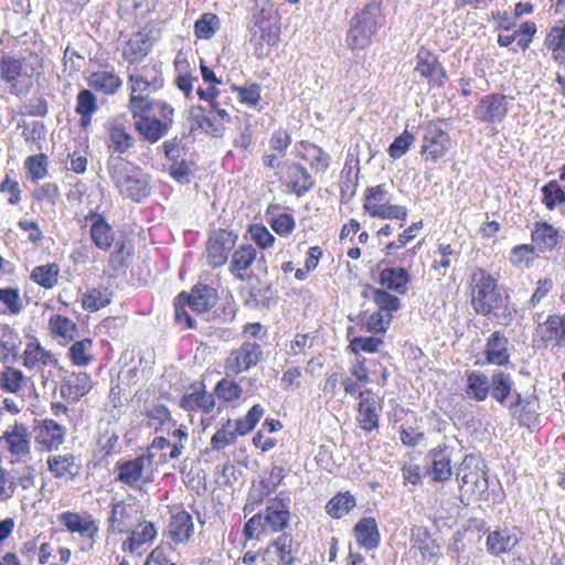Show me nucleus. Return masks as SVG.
Masks as SVG:
<instances>
[{
  "label": "nucleus",
  "mask_w": 565,
  "mask_h": 565,
  "mask_svg": "<svg viewBox=\"0 0 565 565\" xmlns=\"http://www.w3.org/2000/svg\"><path fill=\"white\" fill-rule=\"evenodd\" d=\"M130 98L129 109L131 114L151 111L153 100L150 95L163 86L161 66L158 63H149L136 70L129 76Z\"/></svg>",
  "instance_id": "1"
},
{
  "label": "nucleus",
  "mask_w": 565,
  "mask_h": 565,
  "mask_svg": "<svg viewBox=\"0 0 565 565\" xmlns=\"http://www.w3.org/2000/svg\"><path fill=\"white\" fill-rule=\"evenodd\" d=\"M109 175L121 195L140 202L149 194L146 175L132 163L121 157H109L107 161Z\"/></svg>",
  "instance_id": "2"
},
{
  "label": "nucleus",
  "mask_w": 565,
  "mask_h": 565,
  "mask_svg": "<svg viewBox=\"0 0 565 565\" xmlns=\"http://www.w3.org/2000/svg\"><path fill=\"white\" fill-rule=\"evenodd\" d=\"M384 23V15L381 4L369 3L362 11L356 13L350 22L348 44L352 49H364L371 42L372 36Z\"/></svg>",
  "instance_id": "3"
},
{
  "label": "nucleus",
  "mask_w": 565,
  "mask_h": 565,
  "mask_svg": "<svg viewBox=\"0 0 565 565\" xmlns=\"http://www.w3.org/2000/svg\"><path fill=\"white\" fill-rule=\"evenodd\" d=\"M471 306L478 315L489 316L502 305V296L495 279L483 269L471 276Z\"/></svg>",
  "instance_id": "4"
},
{
  "label": "nucleus",
  "mask_w": 565,
  "mask_h": 565,
  "mask_svg": "<svg viewBox=\"0 0 565 565\" xmlns=\"http://www.w3.org/2000/svg\"><path fill=\"white\" fill-rule=\"evenodd\" d=\"M152 462L153 456L151 454H142L134 459L117 461L115 467L118 472L116 481L127 484L132 489L151 482Z\"/></svg>",
  "instance_id": "5"
},
{
  "label": "nucleus",
  "mask_w": 565,
  "mask_h": 565,
  "mask_svg": "<svg viewBox=\"0 0 565 565\" xmlns=\"http://www.w3.org/2000/svg\"><path fill=\"white\" fill-rule=\"evenodd\" d=\"M263 359V349L256 342L245 341L233 349L225 360L226 374H239L256 366Z\"/></svg>",
  "instance_id": "6"
},
{
  "label": "nucleus",
  "mask_w": 565,
  "mask_h": 565,
  "mask_svg": "<svg viewBox=\"0 0 565 565\" xmlns=\"http://www.w3.org/2000/svg\"><path fill=\"white\" fill-rule=\"evenodd\" d=\"M237 234L226 230H215L206 242V262L212 267H221L228 260L237 242Z\"/></svg>",
  "instance_id": "7"
},
{
  "label": "nucleus",
  "mask_w": 565,
  "mask_h": 565,
  "mask_svg": "<svg viewBox=\"0 0 565 565\" xmlns=\"http://www.w3.org/2000/svg\"><path fill=\"white\" fill-rule=\"evenodd\" d=\"M284 492L267 501L263 515L268 533L282 532L290 520L289 500L282 498Z\"/></svg>",
  "instance_id": "8"
},
{
  "label": "nucleus",
  "mask_w": 565,
  "mask_h": 565,
  "mask_svg": "<svg viewBox=\"0 0 565 565\" xmlns=\"http://www.w3.org/2000/svg\"><path fill=\"white\" fill-rule=\"evenodd\" d=\"M450 146V138L443 128L435 122H430L423 138L422 152L426 159L436 162L443 158Z\"/></svg>",
  "instance_id": "9"
},
{
  "label": "nucleus",
  "mask_w": 565,
  "mask_h": 565,
  "mask_svg": "<svg viewBox=\"0 0 565 565\" xmlns=\"http://www.w3.org/2000/svg\"><path fill=\"white\" fill-rule=\"evenodd\" d=\"M508 113V98L500 94H490L480 99L475 107V117L484 122H500Z\"/></svg>",
  "instance_id": "10"
},
{
  "label": "nucleus",
  "mask_w": 565,
  "mask_h": 565,
  "mask_svg": "<svg viewBox=\"0 0 565 565\" xmlns=\"http://www.w3.org/2000/svg\"><path fill=\"white\" fill-rule=\"evenodd\" d=\"M4 443L9 452L18 461H24L30 455L31 437L28 428L22 424H15L0 437V444Z\"/></svg>",
  "instance_id": "11"
},
{
  "label": "nucleus",
  "mask_w": 565,
  "mask_h": 565,
  "mask_svg": "<svg viewBox=\"0 0 565 565\" xmlns=\"http://www.w3.org/2000/svg\"><path fill=\"white\" fill-rule=\"evenodd\" d=\"M149 113L131 114L135 119L134 127L145 140L156 143L168 134L170 128L167 127V122H161L159 118L150 116Z\"/></svg>",
  "instance_id": "12"
},
{
  "label": "nucleus",
  "mask_w": 565,
  "mask_h": 565,
  "mask_svg": "<svg viewBox=\"0 0 565 565\" xmlns=\"http://www.w3.org/2000/svg\"><path fill=\"white\" fill-rule=\"evenodd\" d=\"M521 541L514 529L503 527L491 531L487 535V551L493 556L510 553Z\"/></svg>",
  "instance_id": "13"
},
{
  "label": "nucleus",
  "mask_w": 565,
  "mask_h": 565,
  "mask_svg": "<svg viewBox=\"0 0 565 565\" xmlns=\"http://www.w3.org/2000/svg\"><path fill=\"white\" fill-rule=\"evenodd\" d=\"M427 475L435 482H444L452 475L451 458L446 448H434L426 455Z\"/></svg>",
  "instance_id": "14"
},
{
  "label": "nucleus",
  "mask_w": 565,
  "mask_h": 565,
  "mask_svg": "<svg viewBox=\"0 0 565 565\" xmlns=\"http://www.w3.org/2000/svg\"><path fill=\"white\" fill-rule=\"evenodd\" d=\"M90 222L89 234L93 243L99 249L107 250L114 242V232L106 218L96 212L85 216V223Z\"/></svg>",
  "instance_id": "15"
},
{
  "label": "nucleus",
  "mask_w": 565,
  "mask_h": 565,
  "mask_svg": "<svg viewBox=\"0 0 565 565\" xmlns=\"http://www.w3.org/2000/svg\"><path fill=\"white\" fill-rule=\"evenodd\" d=\"M415 72L428 79L433 85L444 84L445 72L437 57L430 52L422 50L416 56Z\"/></svg>",
  "instance_id": "16"
},
{
  "label": "nucleus",
  "mask_w": 565,
  "mask_h": 565,
  "mask_svg": "<svg viewBox=\"0 0 565 565\" xmlns=\"http://www.w3.org/2000/svg\"><path fill=\"white\" fill-rule=\"evenodd\" d=\"M93 387L90 376L86 372L72 373L65 376L61 384V394L64 398L77 402Z\"/></svg>",
  "instance_id": "17"
},
{
  "label": "nucleus",
  "mask_w": 565,
  "mask_h": 565,
  "mask_svg": "<svg viewBox=\"0 0 565 565\" xmlns=\"http://www.w3.org/2000/svg\"><path fill=\"white\" fill-rule=\"evenodd\" d=\"M55 358L53 352L44 349L35 339L26 344L22 353L23 366L28 370L53 366Z\"/></svg>",
  "instance_id": "18"
},
{
  "label": "nucleus",
  "mask_w": 565,
  "mask_h": 565,
  "mask_svg": "<svg viewBox=\"0 0 565 565\" xmlns=\"http://www.w3.org/2000/svg\"><path fill=\"white\" fill-rule=\"evenodd\" d=\"M137 510L135 505L119 501L113 504L109 518V527L113 532L122 534L129 532L137 521Z\"/></svg>",
  "instance_id": "19"
},
{
  "label": "nucleus",
  "mask_w": 565,
  "mask_h": 565,
  "mask_svg": "<svg viewBox=\"0 0 565 565\" xmlns=\"http://www.w3.org/2000/svg\"><path fill=\"white\" fill-rule=\"evenodd\" d=\"M47 467L55 478L65 480H73L81 471V463L72 454L50 456Z\"/></svg>",
  "instance_id": "20"
},
{
  "label": "nucleus",
  "mask_w": 565,
  "mask_h": 565,
  "mask_svg": "<svg viewBox=\"0 0 565 565\" xmlns=\"http://www.w3.org/2000/svg\"><path fill=\"white\" fill-rule=\"evenodd\" d=\"M379 409L376 399L371 392L360 393L358 422L363 430L371 431L379 427Z\"/></svg>",
  "instance_id": "21"
},
{
  "label": "nucleus",
  "mask_w": 565,
  "mask_h": 565,
  "mask_svg": "<svg viewBox=\"0 0 565 565\" xmlns=\"http://www.w3.org/2000/svg\"><path fill=\"white\" fill-rule=\"evenodd\" d=\"M194 525L192 516L184 510L177 511L169 522V534L174 543H186L192 536Z\"/></svg>",
  "instance_id": "22"
},
{
  "label": "nucleus",
  "mask_w": 565,
  "mask_h": 565,
  "mask_svg": "<svg viewBox=\"0 0 565 565\" xmlns=\"http://www.w3.org/2000/svg\"><path fill=\"white\" fill-rule=\"evenodd\" d=\"M531 238L535 250L550 252L558 244V230L547 222L536 223Z\"/></svg>",
  "instance_id": "23"
},
{
  "label": "nucleus",
  "mask_w": 565,
  "mask_h": 565,
  "mask_svg": "<svg viewBox=\"0 0 565 565\" xmlns=\"http://www.w3.org/2000/svg\"><path fill=\"white\" fill-rule=\"evenodd\" d=\"M257 256L256 249L249 245H241L236 250L233 252L230 262V273L238 280H244V271L247 270Z\"/></svg>",
  "instance_id": "24"
},
{
  "label": "nucleus",
  "mask_w": 565,
  "mask_h": 565,
  "mask_svg": "<svg viewBox=\"0 0 565 565\" xmlns=\"http://www.w3.org/2000/svg\"><path fill=\"white\" fill-rule=\"evenodd\" d=\"M356 542L367 548L374 550L380 544V532L374 518H363L354 526Z\"/></svg>",
  "instance_id": "25"
},
{
  "label": "nucleus",
  "mask_w": 565,
  "mask_h": 565,
  "mask_svg": "<svg viewBox=\"0 0 565 565\" xmlns=\"http://www.w3.org/2000/svg\"><path fill=\"white\" fill-rule=\"evenodd\" d=\"M484 353L488 363L505 365L510 359L507 338L498 331L493 332L487 341Z\"/></svg>",
  "instance_id": "26"
},
{
  "label": "nucleus",
  "mask_w": 565,
  "mask_h": 565,
  "mask_svg": "<svg viewBox=\"0 0 565 565\" xmlns=\"http://www.w3.org/2000/svg\"><path fill=\"white\" fill-rule=\"evenodd\" d=\"M540 338L545 342L555 341L556 344L565 343V315H553L537 328Z\"/></svg>",
  "instance_id": "27"
},
{
  "label": "nucleus",
  "mask_w": 565,
  "mask_h": 565,
  "mask_svg": "<svg viewBox=\"0 0 565 565\" xmlns=\"http://www.w3.org/2000/svg\"><path fill=\"white\" fill-rule=\"evenodd\" d=\"M188 306L199 313L207 311L216 303L215 290L209 286H196L190 294H185Z\"/></svg>",
  "instance_id": "28"
},
{
  "label": "nucleus",
  "mask_w": 565,
  "mask_h": 565,
  "mask_svg": "<svg viewBox=\"0 0 565 565\" xmlns=\"http://www.w3.org/2000/svg\"><path fill=\"white\" fill-rule=\"evenodd\" d=\"M23 61L9 53L0 55V77L10 85V92L15 93L18 78L22 74Z\"/></svg>",
  "instance_id": "29"
},
{
  "label": "nucleus",
  "mask_w": 565,
  "mask_h": 565,
  "mask_svg": "<svg viewBox=\"0 0 565 565\" xmlns=\"http://www.w3.org/2000/svg\"><path fill=\"white\" fill-rule=\"evenodd\" d=\"M65 436V429L53 419H44L39 426L38 440L47 449L58 448Z\"/></svg>",
  "instance_id": "30"
},
{
  "label": "nucleus",
  "mask_w": 565,
  "mask_h": 565,
  "mask_svg": "<svg viewBox=\"0 0 565 565\" xmlns=\"http://www.w3.org/2000/svg\"><path fill=\"white\" fill-rule=\"evenodd\" d=\"M26 376L22 371L6 366L0 371V390L7 393L22 396L26 387Z\"/></svg>",
  "instance_id": "31"
},
{
  "label": "nucleus",
  "mask_w": 565,
  "mask_h": 565,
  "mask_svg": "<svg viewBox=\"0 0 565 565\" xmlns=\"http://www.w3.org/2000/svg\"><path fill=\"white\" fill-rule=\"evenodd\" d=\"M88 85L105 95H114L122 85L121 78L110 71H97L87 78Z\"/></svg>",
  "instance_id": "32"
},
{
  "label": "nucleus",
  "mask_w": 565,
  "mask_h": 565,
  "mask_svg": "<svg viewBox=\"0 0 565 565\" xmlns=\"http://www.w3.org/2000/svg\"><path fill=\"white\" fill-rule=\"evenodd\" d=\"M544 45L552 52V58L558 64H565V23L554 25L547 32Z\"/></svg>",
  "instance_id": "33"
},
{
  "label": "nucleus",
  "mask_w": 565,
  "mask_h": 565,
  "mask_svg": "<svg viewBox=\"0 0 565 565\" xmlns=\"http://www.w3.org/2000/svg\"><path fill=\"white\" fill-rule=\"evenodd\" d=\"M180 406L188 412L201 409L203 413L209 414L215 407V398L206 391L200 390L190 394H185L180 399Z\"/></svg>",
  "instance_id": "34"
},
{
  "label": "nucleus",
  "mask_w": 565,
  "mask_h": 565,
  "mask_svg": "<svg viewBox=\"0 0 565 565\" xmlns=\"http://www.w3.org/2000/svg\"><path fill=\"white\" fill-rule=\"evenodd\" d=\"M151 50V42L143 33H136L124 47L122 55L130 64L141 61Z\"/></svg>",
  "instance_id": "35"
},
{
  "label": "nucleus",
  "mask_w": 565,
  "mask_h": 565,
  "mask_svg": "<svg viewBox=\"0 0 565 565\" xmlns=\"http://www.w3.org/2000/svg\"><path fill=\"white\" fill-rule=\"evenodd\" d=\"M109 148L118 153H127L135 147L134 136L122 125L114 124L107 128Z\"/></svg>",
  "instance_id": "36"
},
{
  "label": "nucleus",
  "mask_w": 565,
  "mask_h": 565,
  "mask_svg": "<svg viewBox=\"0 0 565 565\" xmlns=\"http://www.w3.org/2000/svg\"><path fill=\"white\" fill-rule=\"evenodd\" d=\"M409 275L404 268H385L380 274V284L401 295L406 292Z\"/></svg>",
  "instance_id": "37"
},
{
  "label": "nucleus",
  "mask_w": 565,
  "mask_h": 565,
  "mask_svg": "<svg viewBox=\"0 0 565 565\" xmlns=\"http://www.w3.org/2000/svg\"><path fill=\"white\" fill-rule=\"evenodd\" d=\"M60 521L71 532H77L88 539H93L98 531L94 521H84L77 513L64 512Z\"/></svg>",
  "instance_id": "38"
},
{
  "label": "nucleus",
  "mask_w": 565,
  "mask_h": 565,
  "mask_svg": "<svg viewBox=\"0 0 565 565\" xmlns=\"http://www.w3.org/2000/svg\"><path fill=\"white\" fill-rule=\"evenodd\" d=\"M355 504V499L349 491L339 492L328 501L326 512L333 519H341L347 515Z\"/></svg>",
  "instance_id": "39"
},
{
  "label": "nucleus",
  "mask_w": 565,
  "mask_h": 565,
  "mask_svg": "<svg viewBox=\"0 0 565 565\" xmlns=\"http://www.w3.org/2000/svg\"><path fill=\"white\" fill-rule=\"evenodd\" d=\"M156 535L157 530L153 523L145 521L140 523V530L130 531V536L124 542L122 547L135 553L142 544L152 541Z\"/></svg>",
  "instance_id": "40"
},
{
  "label": "nucleus",
  "mask_w": 565,
  "mask_h": 565,
  "mask_svg": "<svg viewBox=\"0 0 565 565\" xmlns=\"http://www.w3.org/2000/svg\"><path fill=\"white\" fill-rule=\"evenodd\" d=\"M490 381L480 372H470L467 375L466 393L469 398L484 401L489 394Z\"/></svg>",
  "instance_id": "41"
},
{
  "label": "nucleus",
  "mask_w": 565,
  "mask_h": 565,
  "mask_svg": "<svg viewBox=\"0 0 565 565\" xmlns=\"http://www.w3.org/2000/svg\"><path fill=\"white\" fill-rule=\"evenodd\" d=\"M513 381L510 374L502 371L495 372L490 381V394L500 404H504L511 394Z\"/></svg>",
  "instance_id": "42"
},
{
  "label": "nucleus",
  "mask_w": 565,
  "mask_h": 565,
  "mask_svg": "<svg viewBox=\"0 0 565 565\" xmlns=\"http://www.w3.org/2000/svg\"><path fill=\"white\" fill-rule=\"evenodd\" d=\"M60 268L57 264H45L33 268L30 278L45 289H52L58 280Z\"/></svg>",
  "instance_id": "43"
},
{
  "label": "nucleus",
  "mask_w": 565,
  "mask_h": 565,
  "mask_svg": "<svg viewBox=\"0 0 565 565\" xmlns=\"http://www.w3.org/2000/svg\"><path fill=\"white\" fill-rule=\"evenodd\" d=\"M49 327L51 332L63 338L65 341L74 340L78 332L76 323L61 315L51 316Z\"/></svg>",
  "instance_id": "44"
},
{
  "label": "nucleus",
  "mask_w": 565,
  "mask_h": 565,
  "mask_svg": "<svg viewBox=\"0 0 565 565\" xmlns=\"http://www.w3.org/2000/svg\"><path fill=\"white\" fill-rule=\"evenodd\" d=\"M221 28L220 19L216 14L206 12L194 24V34L200 40H211Z\"/></svg>",
  "instance_id": "45"
},
{
  "label": "nucleus",
  "mask_w": 565,
  "mask_h": 565,
  "mask_svg": "<svg viewBox=\"0 0 565 565\" xmlns=\"http://www.w3.org/2000/svg\"><path fill=\"white\" fill-rule=\"evenodd\" d=\"M460 489L466 493L469 492L477 498H481L488 490V480L484 473L471 471L462 476Z\"/></svg>",
  "instance_id": "46"
},
{
  "label": "nucleus",
  "mask_w": 565,
  "mask_h": 565,
  "mask_svg": "<svg viewBox=\"0 0 565 565\" xmlns=\"http://www.w3.org/2000/svg\"><path fill=\"white\" fill-rule=\"evenodd\" d=\"M388 189L386 184H379L366 189L363 207L371 214L376 209H381V204L387 203Z\"/></svg>",
  "instance_id": "47"
},
{
  "label": "nucleus",
  "mask_w": 565,
  "mask_h": 565,
  "mask_svg": "<svg viewBox=\"0 0 565 565\" xmlns=\"http://www.w3.org/2000/svg\"><path fill=\"white\" fill-rule=\"evenodd\" d=\"M92 345L90 339L74 342L68 350V356L72 362L78 366L87 365L93 360L90 354Z\"/></svg>",
  "instance_id": "48"
},
{
  "label": "nucleus",
  "mask_w": 565,
  "mask_h": 565,
  "mask_svg": "<svg viewBox=\"0 0 565 565\" xmlns=\"http://www.w3.org/2000/svg\"><path fill=\"white\" fill-rule=\"evenodd\" d=\"M285 478L284 468L273 466L269 471V476L260 481L259 495L256 503H260L264 499L276 490V488L282 482Z\"/></svg>",
  "instance_id": "49"
},
{
  "label": "nucleus",
  "mask_w": 565,
  "mask_h": 565,
  "mask_svg": "<svg viewBox=\"0 0 565 565\" xmlns=\"http://www.w3.org/2000/svg\"><path fill=\"white\" fill-rule=\"evenodd\" d=\"M231 425L232 422L228 419L226 424L223 425L222 428L217 429L216 433L212 436L211 447L213 450L221 451L236 441V438L239 434L236 431V429H230Z\"/></svg>",
  "instance_id": "50"
},
{
  "label": "nucleus",
  "mask_w": 565,
  "mask_h": 565,
  "mask_svg": "<svg viewBox=\"0 0 565 565\" xmlns=\"http://www.w3.org/2000/svg\"><path fill=\"white\" fill-rule=\"evenodd\" d=\"M264 407L259 404L254 405L244 418H241L235 422V429L241 435L244 436L252 431L262 416L264 415Z\"/></svg>",
  "instance_id": "51"
},
{
  "label": "nucleus",
  "mask_w": 565,
  "mask_h": 565,
  "mask_svg": "<svg viewBox=\"0 0 565 565\" xmlns=\"http://www.w3.org/2000/svg\"><path fill=\"white\" fill-rule=\"evenodd\" d=\"M543 201L547 210L553 211L557 204L565 203V189L556 181H551L542 188Z\"/></svg>",
  "instance_id": "52"
},
{
  "label": "nucleus",
  "mask_w": 565,
  "mask_h": 565,
  "mask_svg": "<svg viewBox=\"0 0 565 565\" xmlns=\"http://www.w3.org/2000/svg\"><path fill=\"white\" fill-rule=\"evenodd\" d=\"M215 394L225 402L238 399L243 393L242 386L233 380L222 379L215 386Z\"/></svg>",
  "instance_id": "53"
},
{
  "label": "nucleus",
  "mask_w": 565,
  "mask_h": 565,
  "mask_svg": "<svg viewBox=\"0 0 565 565\" xmlns=\"http://www.w3.org/2000/svg\"><path fill=\"white\" fill-rule=\"evenodd\" d=\"M98 110L97 98L89 89H82L76 96L75 111L78 115H94Z\"/></svg>",
  "instance_id": "54"
},
{
  "label": "nucleus",
  "mask_w": 565,
  "mask_h": 565,
  "mask_svg": "<svg viewBox=\"0 0 565 565\" xmlns=\"http://www.w3.org/2000/svg\"><path fill=\"white\" fill-rule=\"evenodd\" d=\"M373 300L379 307V310L391 315L393 311H397L401 307V301L396 296H393L382 289L374 290Z\"/></svg>",
  "instance_id": "55"
},
{
  "label": "nucleus",
  "mask_w": 565,
  "mask_h": 565,
  "mask_svg": "<svg viewBox=\"0 0 565 565\" xmlns=\"http://www.w3.org/2000/svg\"><path fill=\"white\" fill-rule=\"evenodd\" d=\"M83 307L96 311L110 302L109 294L105 290L93 289L84 295Z\"/></svg>",
  "instance_id": "56"
},
{
  "label": "nucleus",
  "mask_w": 565,
  "mask_h": 565,
  "mask_svg": "<svg viewBox=\"0 0 565 565\" xmlns=\"http://www.w3.org/2000/svg\"><path fill=\"white\" fill-rule=\"evenodd\" d=\"M370 215L384 220H404L407 215V209L403 205L390 204L387 202L383 205L381 204V209L374 210Z\"/></svg>",
  "instance_id": "57"
},
{
  "label": "nucleus",
  "mask_w": 565,
  "mask_h": 565,
  "mask_svg": "<svg viewBox=\"0 0 565 565\" xmlns=\"http://www.w3.org/2000/svg\"><path fill=\"white\" fill-rule=\"evenodd\" d=\"M25 168L33 181H39L47 174L46 157L44 154L31 156L25 160Z\"/></svg>",
  "instance_id": "58"
},
{
  "label": "nucleus",
  "mask_w": 565,
  "mask_h": 565,
  "mask_svg": "<svg viewBox=\"0 0 565 565\" xmlns=\"http://www.w3.org/2000/svg\"><path fill=\"white\" fill-rule=\"evenodd\" d=\"M290 173L294 181V190L300 195L307 192L312 186L311 177L308 171L301 166H292Z\"/></svg>",
  "instance_id": "59"
},
{
  "label": "nucleus",
  "mask_w": 565,
  "mask_h": 565,
  "mask_svg": "<svg viewBox=\"0 0 565 565\" xmlns=\"http://www.w3.org/2000/svg\"><path fill=\"white\" fill-rule=\"evenodd\" d=\"M414 136L405 130L401 136L395 138L392 145L388 148V154L393 159H399L403 157L406 151L409 149L411 145L414 142Z\"/></svg>",
  "instance_id": "60"
},
{
  "label": "nucleus",
  "mask_w": 565,
  "mask_h": 565,
  "mask_svg": "<svg viewBox=\"0 0 565 565\" xmlns=\"http://www.w3.org/2000/svg\"><path fill=\"white\" fill-rule=\"evenodd\" d=\"M244 536L247 540L257 539L260 540V535L267 534L268 531L265 527L264 518L262 514H255L244 525Z\"/></svg>",
  "instance_id": "61"
},
{
  "label": "nucleus",
  "mask_w": 565,
  "mask_h": 565,
  "mask_svg": "<svg viewBox=\"0 0 565 565\" xmlns=\"http://www.w3.org/2000/svg\"><path fill=\"white\" fill-rule=\"evenodd\" d=\"M233 89L237 92L239 100L249 106H256L260 100V86L253 83L247 86H234Z\"/></svg>",
  "instance_id": "62"
},
{
  "label": "nucleus",
  "mask_w": 565,
  "mask_h": 565,
  "mask_svg": "<svg viewBox=\"0 0 565 565\" xmlns=\"http://www.w3.org/2000/svg\"><path fill=\"white\" fill-rule=\"evenodd\" d=\"M32 196L39 201H46L53 206L60 198V189L56 183H46L34 189Z\"/></svg>",
  "instance_id": "63"
},
{
  "label": "nucleus",
  "mask_w": 565,
  "mask_h": 565,
  "mask_svg": "<svg viewBox=\"0 0 565 565\" xmlns=\"http://www.w3.org/2000/svg\"><path fill=\"white\" fill-rule=\"evenodd\" d=\"M0 300L7 306L8 310L12 315L20 313L23 308L18 289H0Z\"/></svg>",
  "instance_id": "64"
}]
</instances>
